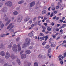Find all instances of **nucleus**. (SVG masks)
<instances>
[{"label": "nucleus", "instance_id": "f257e3e1", "mask_svg": "<svg viewBox=\"0 0 66 66\" xmlns=\"http://www.w3.org/2000/svg\"><path fill=\"white\" fill-rule=\"evenodd\" d=\"M30 43V39H26L25 42L22 45V48H24L27 47V46H29Z\"/></svg>", "mask_w": 66, "mask_h": 66}, {"label": "nucleus", "instance_id": "f03ea898", "mask_svg": "<svg viewBox=\"0 0 66 66\" xmlns=\"http://www.w3.org/2000/svg\"><path fill=\"white\" fill-rule=\"evenodd\" d=\"M13 50L15 51V52H17V46L16 44L14 45L13 46Z\"/></svg>", "mask_w": 66, "mask_h": 66}, {"label": "nucleus", "instance_id": "7ed1b4c3", "mask_svg": "<svg viewBox=\"0 0 66 66\" xmlns=\"http://www.w3.org/2000/svg\"><path fill=\"white\" fill-rule=\"evenodd\" d=\"M14 27V25H12V23H11L7 27V29L9 31H10L11 29Z\"/></svg>", "mask_w": 66, "mask_h": 66}, {"label": "nucleus", "instance_id": "20e7f679", "mask_svg": "<svg viewBox=\"0 0 66 66\" xmlns=\"http://www.w3.org/2000/svg\"><path fill=\"white\" fill-rule=\"evenodd\" d=\"M23 17L21 15H19L18 18L17 19L18 22H20L21 21Z\"/></svg>", "mask_w": 66, "mask_h": 66}, {"label": "nucleus", "instance_id": "39448f33", "mask_svg": "<svg viewBox=\"0 0 66 66\" xmlns=\"http://www.w3.org/2000/svg\"><path fill=\"white\" fill-rule=\"evenodd\" d=\"M6 5H8L9 6L11 7L12 5V3L11 2L8 1L5 3Z\"/></svg>", "mask_w": 66, "mask_h": 66}, {"label": "nucleus", "instance_id": "423d86ee", "mask_svg": "<svg viewBox=\"0 0 66 66\" xmlns=\"http://www.w3.org/2000/svg\"><path fill=\"white\" fill-rule=\"evenodd\" d=\"M10 56V54L9 53V52H7L5 56L6 59H9Z\"/></svg>", "mask_w": 66, "mask_h": 66}, {"label": "nucleus", "instance_id": "0eeeda50", "mask_svg": "<svg viewBox=\"0 0 66 66\" xmlns=\"http://www.w3.org/2000/svg\"><path fill=\"white\" fill-rule=\"evenodd\" d=\"M5 20L6 21H7V22L5 24V26H7L11 22V20H9L7 19H5Z\"/></svg>", "mask_w": 66, "mask_h": 66}, {"label": "nucleus", "instance_id": "6e6552de", "mask_svg": "<svg viewBox=\"0 0 66 66\" xmlns=\"http://www.w3.org/2000/svg\"><path fill=\"white\" fill-rule=\"evenodd\" d=\"M30 17L29 16H27L24 19V21L25 22H27V21H28L29 20H30Z\"/></svg>", "mask_w": 66, "mask_h": 66}, {"label": "nucleus", "instance_id": "1a4fd4ad", "mask_svg": "<svg viewBox=\"0 0 66 66\" xmlns=\"http://www.w3.org/2000/svg\"><path fill=\"white\" fill-rule=\"evenodd\" d=\"M31 65V63L28 62L26 63L25 64H24V66H30Z\"/></svg>", "mask_w": 66, "mask_h": 66}, {"label": "nucleus", "instance_id": "9d476101", "mask_svg": "<svg viewBox=\"0 0 66 66\" xmlns=\"http://www.w3.org/2000/svg\"><path fill=\"white\" fill-rule=\"evenodd\" d=\"M11 57L12 60H14V59L16 58V57L13 54H11Z\"/></svg>", "mask_w": 66, "mask_h": 66}, {"label": "nucleus", "instance_id": "9b49d317", "mask_svg": "<svg viewBox=\"0 0 66 66\" xmlns=\"http://www.w3.org/2000/svg\"><path fill=\"white\" fill-rule=\"evenodd\" d=\"M35 2H31L30 4V6H31V7H32V6H33L35 5Z\"/></svg>", "mask_w": 66, "mask_h": 66}, {"label": "nucleus", "instance_id": "f8f14e48", "mask_svg": "<svg viewBox=\"0 0 66 66\" xmlns=\"http://www.w3.org/2000/svg\"><path fill=\"white\" fill-rule=\"evenodd\" d=\"M21 57L22 59H24V58L26 57V55L25 54H23L21 56Z\"/></svg>", "mask_w": 66, "mask_h": 66}, {"label": "nucleus", "instance_id": "ddd939ff", "mask_svg": "<svg viewBox=\"0 0 66 66\" xmlns=\"http://www.w3.org/2000/svg\"><path fill=\"white\" fill-rule=\"evenodd\" d=\"M5 52L3 51H2L1 52V55H2V56H4L5 55Z\"/></svg>", "mask_w": 66, "mask_h": 66}, {"label": "nucleus", "instance_id": "4468645a", "mask_svg": "<svg viewBox=\"0 0 66 66\" xmlns=\"http://www.w3.org/2000/svg\"><path fill=\"white\" fill-rule=\"evenodd\" d=\"M49 42L50 43L52 44L51 45V46L52 47H54L55 46V44H54V43H51L50 41H49Z\"/></svg>", "mask_w": 66, "mask_h": 66}, {"label": "nucleus", "instance_id": "2eb2a0df", "mask_svg": "<svg viewBox=\"0 0 66 66\" xmlns=\"http://www.w3.org/2000/svg\"><path fill=\"white\" fill-rule=\"evenodd\" d=\"M25 53L28 54H30L31 53V51L29 50L26 51H25Z\"/></svg>", "mask_w": 66, "mask_h": 66}, {"label": "nucleus", "instance_id": "dca6fc26", "mask_svg": "<svg viewBox=\"0 0 66 66\" xmlns=\"http://www.w3.org/2000/svg\"><path fill=\"white\" fill-rule=\"evenodd\" d=\"M17 46L18 51H20L21 50V47H20V45L19 44H18V45Z\"/></svg>", "mask_w": 66, "mask_h": 66}, {"label": "nucleus", "instance_id": "f3484780", "mask_svg": "<svg viewBox=\"0 0 66 66\" xmlns=\"http://www.w3.org/2000/svg\"><path fill=\"white\" fill-rule=\"evenodd\" d=\"M16 62H17L19 65H20L21 64V63H20V60L18 59H17L16 60Z\"/></svg>", "mask_w": 66, "mask_h": 66}, {"label": "nucleus", "instance_id": "a211bd4d", "mask_svg": "<svg viewBox=\"0 0 66 66\" xmlns=\"http://www.w3.org/2000/svg\"><path fill=\"white\" fill-rule=\"evenodd\" d=\"M28 35L30 37H31L33 36V33L32 32H31L30 33L28 34Z\"/></svg>", "mask_w": 66, "mask_h": 66}, {"label": "nucleus", "instance_id": "6ab92c4d", "mask_svg": "<svg viewBox=\"0 0 66 66\" xmlns=\"http://www.w3.org/2000/svg\"><path fill=\"white\" fill-rule=\"evenodd\" d=\"M13 14L14 15H17L18 14V12L16 11H14L13 12Z\"/></svg>", "mask_w": 66, "mask_h": 66}, {"label": "nucleus", "instance_id": "aec40b11", "mask_svg": "<svg viewBox=\"0 0 66 66\" xmlns=\"http://www.w3.org/2000/svg\"><path fill=\"white\" fill-rule=\"evenodd\" d=\"M24 2V1H21L19 2H18V4H22V3H23Z\"/></svg>", "mask_w": 66, "mask_h": 66}, {"label": "nucleus", "instance_id": "412c9836", "mask_svg": "<svg viewBox=\"0 0 66 66\" xmlns=\"http://www.w3.org/2000/svg\"><path fill=\"white\" fill-rule=\"evenodd\" d=\"M47 13V11L46 10H44L42 12L43 14H45Z\"/></svg>", "mask_w": 66, "mask_h": 66}, {"label": "nucleus", "instance_id": "4be33fe9", "mask_svg": "<svg viewBox=\"0 0 66 66\" xmlns=\"http://www.w3.org/2000/svg\"><path fill=\"white\" fill-rule=\"evenodd\" d=\"M45 37V36H44L43 37H41L40 38V39H42V40H44V39Z\"/></svg>", "mask_w": 66, "mask_h": 66}, {"label": "nucleus", "instance_id": "5701e85b", "mask_svg": "<svg viewBox=\"0 0 66 66\" xmlns=\"http://www.w3.org/2000/svg\"><path fill=\"white\" fill-rule=\"evenodd\" d=\"M42 55L40 54H39L38 56V57L39 59H41L42 57Z\"/></svg>", "mask_w": 66, "mask_h": 66}, {"label": "nucleus", "instance_id": "b1692460", "mask_svg": "<svg viewBox=\"0 0 66 66\" xmlns=\"http://www.w3.org/2000/svg\"><path fill=\"white\" fill-rule=\"evenodd\" d=\"M34 66H38V63L37 62H35L34 63Z\"/></svg>", "mask_w": 66, "mask_h": 66}, {"label": "nucleus", "instance_id": "393cba45", "mask_svg": "<svg viewBox=\"0 0 66 66\" xmlns=\"http://www.w3.org/2000/svg\"><path fill=\"white\" fill-rule=\"evenodd\" d=\"M63 29H61L60 30V32L61 33V34H62L63 33Z\"/></svg>", "mask_w": 66, "mask_h": 66}, {"label": "nucleus", "instance_id": "a878e982", "mask_svg": "<svg viewBox=\"0 0 66 66\" xmlns=\"http://www.w3.org/2000/svg\"><path fill=\"white\" fill-rule=\"evenodd\" d=\"M49 47H50V46L49 45H47L45 46V48L46 49H48Z\"/></svg>", "mask_w": 66, "mask_h": 66}, {"label": "nucleus", "instance_id": "bb28decb", "mask_svg": "<svg viewBox=\"0 0 66 66\" xmlns=\"http://www.w3.org/2000/svg\"><path fill=\"white\" fill-rule=\"evenodd\" d=\"M3 47L4 46L3 44H1L0 45V49H1V48H3Z\"/></svg>", "mask_w": 66, "mask_h": 66}, {"label": "nucleus", "instance_id": "cd10ccee", "mask_svg": "<svg viewBox=\"0 0 66 66\" xmlns=\"http://www.w3.org/2000/svg\"><path fill=\"white\" fill-rule=\"evenodd\" d=\"M12 44H11L10 45H9L8 46V47L9 48H11V47H12Z\"/></svg>", "mask_w": 66, "mask_h": 66}, {"label": "nucleus", "instance_id": "c85d7f7f", "mask_svg": "<svg viewBox=\"0 0 66 66\" xmlns=\"http://www.w3.org/2000/svg\"><path fill=\"white\" fill-rule=\"evenodd\" d=\"M4 36H5L4 34H2L0 35V37H4Z\"/></svg>", "mask_w": 66, "mask_h": 66}, {"label": "nucleus", "instance_id": "c756f323", "mask_svg": "<svg viewBox=\"0 0 66 66\" xmlns=\"http://www.w3.org/2000/svg\"><path fill=\"white\" fill-rule=\"evenodd\" d=\"M40 22H41V21H38V25H39V26H41V24H39V23H40Z\"/></svg>", "mask_w": 66, "mask_h": 66}, {"label": "nucleus", "instance_id": "7c9ffc66", "mask_svg": "<svg viewBox=\"0 0 66 66\" xmlns=\"http://www.w3.org/2000/svg\"><path fill=\"white\" fill-rule=\"evenodd\" d=\"M51 48H49L48 49V53H50V52H51Z\"/></svg>", "mask_w": 66, "mask_h": 66}, {"label": "nucleus", "instance_id": "2f4dec72", "mask_svg": "<svg viewBox=\"0 0 66 66\" xmlns=\"http://www.w3.org/2000/svg\"><path fill=\"white\" fill-rule=\"evenodd\" d=\"M47 30L48 31H51V28H50L48 27V28H47Z\"/></svg>", "mask_w": 66, "mask_h": 66}, {"label": "nucleus", "instance_id": "473e14b6", "mask_svg": "<svg viewBox=\"0 0 66 66\" xmlns=\"http://www.w3.org/2000/svg\"><path fill=\"white\" fill-rule=\"evenodd\" d=\"M60 63L61 64V65H63L64 63V61H63L62 60L60 62Z\"/></svg>", "mask_w": 66, "mask_h": 66}, {"label": "nucleus", "instance_id": "72a5a7b5", "mask_svg": "<svg viewBox=\"0 0 66 66\" xmlns=\"http://www.w3.org/2000/svg\"><path fill=\"white\" fill-rule=\"evenodd\" d=\"M4 25L3 23H2L1 26V28H3L4 27Z\"/></svg>", "mask_w": 66, "mask_h": 66}, {"label": "nucleus", "instance_id": "f704fd0d", "mask_svg": "<svg viewBox=\"0 0 66 66\" xmlns=\"http://www.w3.org/2000/svg\"><path fill=\"white\" fill-rule=\"evenodd\" d=\"M40 36H44V34H43L42 33H40Z\"/></svg>", "mask_w": 66, "mask_h": 66}, {"label": "nucleus", "instance_id": "c9c22d12", "mask_svg": "<svg viewBox=\"0 0 66 66\" xmlns=\"http://www.w3.org/2000/svg\"><path fill=\"white\" fill-rule=\"evenodd\" d=\"M46 42H44L42 43V45H45V44H46Z\"/></svg>", "mask_w": 66, "mask_h": 66}, {"label": "nucleus", "instance_id": "e433bc0d", "mask_svg": "<svg viewBox=\"0 0 66 66\" xmlns=\"http://www.w3.org/2000/svg\"><path fill=\"white\" fill-rule=\"evenodd\" d=\"M9 34H10V33H9L6 34H4V35L5 36H7V35H9Z\"/></svg>", "mask_w": 66, "mask_h": 66}, {"label": "nucleus", "instance_id": "4c0bfd02", "mask_svg": "<svg viewBox=\"0 0 66 66\" xmlns=\"http://www.w3.org/2000/svg\"><path fill=\"white\" fill-rule=\"evenodd\" d=\"M32 20H30L29 21V23L30 24H31L32 23Z\"/></svg>", "mask_w": 66, "mask_h": 66}, {"label": "nucleus", "instance_id": "58836bf2", "mask_svg": "<svg viewBox=\"0 0 66 66\" xmlns=\"http://www.w3.org/2000/svg\"><path fill=\"white\" fill-rule=\"evenodd\" d=\"M19 40V38L18 37L16 39V41L17 42H18Z\"/></svg>", "mask_w": 66, "mask_h": 66}, {"label": "nucleus", "instance_id": "ea45409f", "mask_svg": "<svg viewBox=\"0 0 66 66\" xmlns=\"http://www.w3.org/2000/svg\"><path fill=\"white\" fill-rule=\"evenodd\" d=\"M29 48L30 49H32L33 48V46H30L29 47Z\"/></svg>", "mask_w": 66, "mask_h": 66}, {"label": "nucleus", "instance_id": "a19ab883", "mask_svg": "<svg viewBox=\"0 0 66 66\" xmlns=\"http://www.w3.org/2000/svg\"><path fill=\"white\" fill-rule=\"evenodd\" d=\"M65 19V17H63V18H62V20H64Z\"/></svg>", "mask_w": 66, "mask_h": 66}, {"label": "nucleus", "instance_id": "79ce46f5", "mask_svg": "<svg viewBox=\"0 0 66 66\" xmlns=\"http://www.w3.org/2000/svg\"><path fill=\"white\" fill-rule=\"evenodd\" d=\"M42 28L43 29H44V30H46V28L45 27H44V26L42 27Z\"/></svg>", "mask_w": 66, "mask_h": 66}, {"label": "nucleus", "instance_id": "37998d69", "mask_svg": "<svg viewBox=\"0 0 66 66\" xmlns=\"http://www.w3.org/2000/svg\"><path fill=\"white\" fill-rule=\"evenodd\" d=\"M24 51H21V52H20V54H22V53H23Z\"/></svg>", "mask_w": 66, "mask_h": 66}, {"label": "nucleus", "instance_id": "c03bdc74", "mask_svg": "<svg viewBox=\"0 0 66 66\" xmlns=\"http://www.w3.org/2000/svg\"><path fill=\"white\" fill-rule=\"evenodd\" d=\"M60 19V17H57L56 18V20H59V19Z\"/></svg>", "mask_w": 66, "mask_h": 66}, {"label": "nucleus", "instance_id": "a18cd8bd", "mask_svg": "<svg viewBox=\"0 0 66 66\" xmlns=\"http://www.w3.org/2000/svg\"><path fill=\"white\" fill-rule=\"evenodd\" d=\"M57 11H54V13H55V14H56V13H57Z\"/></svg>", "mask_w": 66, "mask_h": 66}, {"label": "nucleus", "instance_id": "49530a36", "mask_svg": "<svg viewBox=\"0 0 66 66\" xmlns=\"http://www.w3.org/2000/svg\"><path fill=\"white\" fill-rule=\"evenodd\" d=\"M62 55H60L58 56V58H60V57H62Z\"/></svg>", "mask_w": 66, "mask_h": 66}, {"label": "nucleus", "instance_id": "de8ad7c7", "mask_svg": "<svg viewBox=\"0 0 66 66\" xmlns=\"http://www.w3.org/2000/svg\"><path fill=\"white\" fill-rule=\"evenodd\" d=\"M56 31H59V29L58 28H56Z\"/></svg>", "mask_w": 66, "mask_h": 66}, {"label": "nucleus", "instance_id": "09e8293b", "mask_svg": "<svg viewBox=\"0 0 66 66\" xmlns=\"http://www.w3.org/2000/svg\"><path fill=\"white\" fill-rule=\"evenodd\" d=\"M53 15V13H51L50 15V17H52Z\"/></svg>", "mask_w": 66, "mask_h": 66}, {"label": "nucleus", "instance_id": "8fccbe9b", "mask_svg": "<svg viewBox=\"0 0 66 66\" xmlns=\"http://www.w3.org/2000/svg\"><path fill=\"white\" fill-rule=\"evenodd\" d=\"M55 10V7H53L52 9V10L53 11H54V10Z\"/></svg>", "mask_w": 66, "mask_h": 66}, {"label": "nucleus", "instance_id": "3c124183", "mask_svg": "<svg viewBox=\"0 0 66 66\" xmlns=\"http://www.w3.org/2000/svg\"><path fill=\"white\" fill-rule=\"evenodd\" d=\"M36 19V17H35L33 20V21H35Z\"/></svg>", "mask_w": 66, "mask_h": 66}, {"label": "nucleus", "instance_id": "603ef678", "mask_svg": "<svg viewBox=\"0 0 66 66\" xmlns=\"http://www.w3.org/2000/svg\"><path fill=\"white\" fill-rule=\"evenodd\" d=\"M46 22L47 23H48V22H50V21H49V20H47L46 21Z\"/></svg>", "mask_w": 66, "mask_h": 66}, {"label": "nucleus", "instance_id": "864d4df0", "mask_svg": "<svg viewBox=\"0 0 66 66\" xmlns=\"http://www.w3.org/2000/svg\"><path fill=\"white\" fill-rule=\"evenodd\" d=\"M64 56H66V52L64 54Z\"/></svg>", "mask_w": 66, "mask_h": 66}, {"label": "nucleus", "instance_id": "5fc2aeb1", "mask_svg": "<svg viewBox=\"0 0 66 66\" xmlns=\"http://www.w3.org/2000/svg\"><path fill=\"white\" fill-rule=\"evenodd\" d=\"M7 63H5L4 64V66H7Z\"/></svg>", "mask_w": 66, "mask_h": 66}, {"label": "nucleus", "instance_id": "6e6d98bb", "mask_svg": "<svg viewBox=\"0 0 66 66\" xmlns=\"http://www.w3.org/2000/svg\"><path fill=\"white\" fill-rule=\"evenodd\" d=\"M2 5H3V4H2V3L0 4V7H1Z\"/></svg>", "mask_w": 66, "mask_h": 66}, {"label": "nucleus", "instance_id": "4d7b16f0", "mask_svg": "<svg viewBox=\"0 0 66 66\" xmlns=\"http://www.w3.org/2000/svg\"><path fill=\"white\" fill-rule=\"evenodd\" d=\"M51 24L52 26H54V23L53 22H52V23Z\"/></svg>", "mask_w": 66, "mask_h": 66}, {"label": "nucleus", "instance_id": "13d9d810", "mask_svg": "<svg viewBox=\"0 0 66 66\" xmlns=\"http://www.w3.org/2000/svg\"><path fill=\"white\" fill-rule=\"evenodd\" d=\"M60 26V24H58L57 25V27H59Z\"/></svg>", "mask_w": 66, "mask_h": 66}, {"label": "nucleus", "instance_id": "bf43d9fd", "mask_svg": "<svg viewBox=\"0 0 66 66\" xmlns=\"http://www.w3.org/2000/svg\"><path fill=\"white\" fill-rule=\"evenodd\" d=\"M55 18H56V16H55L53 18V19H54H54H55Z\"/></svg>", "mask_w": 66, "mask_h": 66}, {"label": "nucleus", "instance_id": "052dcab7", "mask_svg": "<svg viewBox=\"0 0 66 66\" xmlns=\"http://www.w3.org/2000/svg\"><path fill=\"white\" fill-rule=\"evenodd\" d=\"M34 27V24H32L31 26V28H33Z\"/></svg>", "mask_w": 66, "mask_h": 66}, {"label": "nucleus", "instance_id": "680f3d73", "mask_svg": "<svg viewBox=\"0 0 66 66\" xmlns=\"http://www.w3.org/2000/svg\"><path fill=\"white\" fill-rule=\"evenodd\" d=\"M60 37H58L56 39L57 40V39H60Z\"/></svg>", "mask_w": 66, "mask_h": 66}, {"label": "nucleus", "instance_id": "e2e57ef3", "mask_svg": "<svg viewBox=\"0 0 66 66\" xmlns=\"http://www.w3.org/2000/svg\"><path fill=\"white\" fill-rule=\"evenodd\" d=\"M59 6H56V9H59Z\"/></svg>", "mask_w": 66, "mask_h": 66}, {"label": "nucleus", "instance_id": "0e129e2a", "mask_svg": "<svg viewBox=\"0 0 66 66\" xmlns=\"http://www.w3.org/2000/svg\"><path fill=\"white\" fill-rule=\"evenodd\" d=\"M41 18L42 19H43V18H44V16H41Z\"/></svg>", "mask_w": 66, "mask_h": 66}, {"label": "nucleus", "instance_id": "69168bd1", "mask_svg": "<svg viewBox=\"0 0 66 66\" xmlns=\"http://www.w3.org/2000/svg\"><path fill=\"white\" fill-rule=\"evenodd\" d=\"M44 25L45 26H47V23H44Z\"/></svg>", "mask_w": 66, "mask_h": 66}, {"label": "nucleus", "instance_id": "338daca9", "mask_svg": "<svg viewBox=\"0 0 66 66\" xmlns=\"http://www.w3.org/2000/svg\"><path fill=\"white\" fill-rule=\"evenodd\" d=\"M7 9V7H5L4 8V9L3 10H6Z\"/></svg>", "mask_w": 66, "mask_h": 66}, {"label": "nucleus", "instance_id": "774afa93", "mask_svg": "<svg viewBox=\"0 0 66 66\" xmlns=\"http://www.w3.org/2000/svg\"><path fill=\"white\" fill-rule=\"evenodd\" d=\"M63 43H66V40H64L63 42Z\"/></svg>", "mask_w": 66, "mask_h": 66}]
</instances>
